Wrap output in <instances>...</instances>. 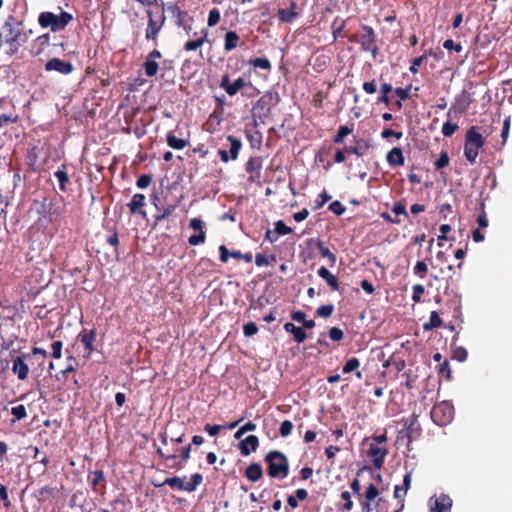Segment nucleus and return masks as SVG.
Returning <instances> with one entry per match:
<instances>
[{
	"label": "nucleus",
	"instance_id": "15",
	"mask_svg": "<svg viewBox=\"0 0 512 512\" xmlns=\"http://www.w3.org/2000/svg\"><path fill=\"white\" fill-rule=\"evenodd\" d=\"M387 454L388 449L384 446H378L377 443H370L367 450V456L371 458L376 469L382 468Z\"/></svg>",
	"mask_w": 512,
	"mask_h": 512
},
{
	"label": "nucleus",
	"instance_id": "24",
	"mask_svg": "<svg viewBox=\"0 0 512 512\" xmlns=\"http://www.w3.org/2000/svg\"><path fill=\"white\" fill-rule=\"evenodd\" d=\"M298 4L295 0H290L288 8H280L277 11V17L282 23H292L299 15Z\"/></svg>",
	"mask_w": 512,
	"mask_h": 512
},
{
	"label": "nucleus",
	"instance_id": "54",
	"mask_svg": "<svg viewBox=\"0 0 512 512\" xmlns=\"http://www.w3.org/2000/svg\"><path fill=\"white\" fill-rule=\"evenodd\" d=\"M274 230L278 236L287 235L292 232V229L288 227L282 220H278L274 223Z\"/></svg>",
	"mask_w": 512,
	"mask_h": 512
},
{
	"label": "nucleus",
	"instance_id": "31",
	"mask_svg": "<svg viewBox=\"0 0 512 512\" xmlns=\"http://www.w3.org/2000/svg\"><path fill=\"white\" fill-rule=\"evenodd\" d=\"M199 34H200V36L197 39L189 40L184 44L183 49L185 51H187V52L195 51L198 48H200L205 42L208 41V30L207 29H202Z\"/></svg>",
	"mask_w": 512,
	"mask_h": 512
},
{
	"label": "nucleus",
	"instance_id": "41",
	"mask_svg": "<svg viewBox=\"0 0 512 512\" xmlns=\"http://www.w3.org/2000/svg\"><path fill=\"white\" fill-rule=\"evenodd\" d=\"M442 319L440 318L437 311H432L430 314L429 321L423 324L424 331H430L433 329L440 328L442 326Z\"/></svg>",
	"mask_w": 512,
	"mask_h": 512
},
{
	"label": "nucleus",
	"instance_id": "44",
	"mask_svg": "<svg viewBox=\"0 0 512 512\" xmlns=\"http://www.w3.org/2000/svg\"><path fill=\"white\" fill-rule=\"evenodd\" d=\"M352 132L353 129L348 127L347 125L339 126L338 131L333 138V142L335 144H342L344 142L345 137L351 134Z\"/></svg>",
	"mask_w": 512,
	"mask_h": 512
},
{
	"label": "nucleus",
	"instance_id": "29",
	"mask_svg": "<svg viewBox=\"0 0 512 512\" xmlns=\"http://www.w3.org/2000/svg\"><path fill=\"white\" fill-rule=\"evenodd\" d=\"M54 177L59 182V189L61 192L68 191V185L71 183L70 178L67 172V164L63 163L58 169L54 172Z\"/></svg>",
	"mask_w": 512,
	"mask_h": 512
},
{
	"label": "nucleus",
	"instance_id": "32",
	"mask_svg": "<svg viewBox=\"0 0 512 512\" xmlns=\"http://www.w3.org/2000/svg\"><path fill=\"white\" fill-rule=\"evenodd\" d=\"M284 330L288 333H291L293 335L294 341L298 344L303 343L307 338V334L304 329L302 327L295 326L291 322L284 324Z\"/></svg>",
	"mask_w": 512,
	"mask_h": 512
},
{
	"label": "nucleus",
	"instance_id": "47",
	"mask_svg": "<svg viewBox=\"0 0 512 512\" xmlns=\"http://www.w3.org/2000/svg\"><path fill=\"white\" fill-rule=\"evenodd\" d=\"M432 55L433 54V51L432 49H430L427 53H425L424 55H421L419 57H416L415 59H413L412 61V64L409 68L410 72L412 74H416L418 71H419V67L422 65V63L424 62V60L427 58V55Z\"/></svg>",
	"mask_w": 512,
	"mask_h": 512
},
{
	"label": "nucleus",
	"instance_id": "25",
	"mask_svg": "<svg viewBox=\"0 0 512 512\" xmlns=\"http://www.w3.org/2000/svg\"><path fill=\"white\" fill-rule=\"evenodd\" d=\"M50 45V34L44 33L31 43L29 53L33 57L40 56Z\"/></svg>",
	"mask_w": 512,
	"mask_h": 512
},
{
	"label": "nucleus",
	"instance_id": "3",
	"mask_svg": "<svg viewBox=\"0 0 512 512\" xmlns=\"http://www.w3.org/2000/svg\"><path fill=\"white\" fill-rule=\"evenodd\" d=\"M150 198L156 210L154 214L155 222L159 223L172 215L181 203L183 195L179 197L173 196L170 189L161 187L158 190H154Z\"/></svg>",
	"mask_w": 512,
	"mask_h": 512
},
{
	"label": "nucleus",
	"instance_id": "57",
	"mask_svg": "<svg viewBox=\"0 0 512 512\" xmlns=\"http://www.w3.org/2000/svg\"><path fill=\"white\" fill-rule=\"evenodd\" d=\"M458 129V125L455 123H452L450 121H446L442 126V134L445 137H451L456 130Z\"/></svg>",
	"mask_w": 512,
	"mask_h": 512
},
{
	"label": "nucleus",
	"instance_id": "18",
	"mask_svg": "<svg viewBox=\"0 0 512 512\" xmlns=\"http://www.w3.org/2000/svg\"><path fill=\"white\" fill-rule=\"evenodd\" d=\"M162 58V53L158 49H153L146 57L145 62L143 63V68L146 76L154 77L157 75L159 70V64L157 63V59Z\"/></svg>",
	"mask_w": 512,
	"mask_h": 512
},
{
	"label": "nucleus",
	"instance_id": "33",
	"mask_svg": "<svg viewBox=\"0 0 512 512\" xmlns=\"http://www.w3.org/2000/svg\"><path fill=\"white\" fill-rule=\"evenodd\" d=\"M245 477L251 482H257L263 477V469L260 463H251L245 469Z\"/></svg>",
	"mask_w": 512,
	"mask_h": 512
},
{
	"label": "nucleus",
	"instance_id": "19",
	"mask_svg": "<svg viewBox=\"0 0 512 512\" xmlns=\"http://www.w3.org/2000/svg\"><path fill=\"white\" fill-rule=\"evenodd\" d=\"M246 85L244 78H237L233 83L230 82L229 75H223L220 81V88L225 90L229 96L236 95Z\"/></svg>",
	"mask_w": 512,
	"mask_h": 512
},
{
	"label": "nucleus",
	"instance_id": "13",
	"mask_svg": "<svg viewBox=\"0 0 512 512\" xmlns=\"http://www.w3.org/2000/svg\"><path fill=\"white\" fill-rule=\"evenodd\" d=\"M47 246L48 243H30L27 252L28 261H32L37 264L45 263L48 258Z\"/></svg>",
	"mask_w": 512,
	"mask_h": 512
},
{
	"label": "nucleus",
	"instance_id": "51",
	"mask_svg": "<svg viewBox=\"0 0 512 512\" xmlns=\"http://www.w3.org/2000/svg\"><path fill=\"white\" fill-rule=\"evenodd\" d=\"M256 430V424L249 421L242 425L235 433L234 437L240 439L245 433Z\"/></svg>",
	"mask_w": 512,
	"mask_h": 512
},
{
	"label": "nucleus",
	"instance_id": "1",
	"mask_svg": "<svg viewBox=\"0 0 512 512\" xmlns=\"http://www.w3.org/2000/svg\"><path fill=\"white\" fill-rule=\"evenodd\" d=\"M31 211L38 215L37 222L44 226L60 222L65 214L66 204L62 196L34 200L31 204Z\"/></svg>",
	"mask_w": 512,
	"mask_h": 512
},
{
	"label": "nucleus",
	"instance_id": "34",
	"mask_svg": "<svg viewBox=\"0 0 512 512\" xmlns=\"http://www.w3.org/2000/svg\"><path fill=\"white\" fill-rule=\"evenodd\" d=\"M167 10L172 14L175 18V23L178 27H183L185 30L190 29V27H185L184 18L187 15L186 11H182L177 4H169L167 5Z\"/></svg>",
	"mask_w": 512,
	"mask_h": 512
},
{
	"label": "nucleus",
	"instance_id": "59",
	"mask_svg": "<svg viewBox=\"0 0 512 512\" xmlns=\"http://www.w3.org/2000/svg\"><path fill=\"white\" fill-rule=\"evenodd\" d=\"M293 430V423L290 420H285L281 423L279 433L282 437H288Z\"/></svg>",
	"mask_w": 512,
	"mask_h": 512
},
{
	"label": "nucleus",
	"instance_id": "4",
	"mask_svg": "<svg viewBox=\"0 0 512 512\" xmlns=\"http://www.w3.org/2000/svg\"><path fill=\"white\" fill-rule=\"evenodd\" d=\"M264 461L267 464V474L271 478L282 480L289 475V460L283 452L269 451L265 455Z\"/></svg>",
	"mask_w": 512,
	"mask_h": 512
},
{
	"label": "nucleus",
	"instance_id": "21",
	"mask_svg": "<svg viewBox=\"0 0 512 512\" xmlns=\"http://www.w3.org/2000/svg\"><path fill=\"white\" fill-rule=\"evenodd\" d=\"M46 71H56L62 75H69L73 72L74 67L70 62H65L59 58H52L45 64Z\"/></svg>",
	"mask_w": 512,
	"mask_h": 512
},
{
	"label": "nucleus",
	"instance_id": "63",
	"mask_svg": "<svg viewBox=\"0 0 512 512\" xmlns=\"http://www.w3.org/2000/svg\"><path fill=\"white\" fill-rule=\"evenodd\" d=\"M151 181H152L151 175L143 174L138 177V179L136 181V185L140 189H145L151 184Z\"/></svg>",
	"mask_w": 512,
	"mask_h": 512
},
{
	"label": "nucleus",
	"instance_id": "9",
	"mask_svg": "<svg viewBox=\"0 0 512 512\" xmlns=\"http://www.w3.org/2000/svg\"><path fill=\"white\" fill-rule=\"evenodd\" d=\"M203 482V476L200 473H194L191 476V481L188 483H184L182 478L179 477H171L166 478L162 483H154L155 487H162L164 485L170 486L172 489L177 490H185L187 492H194L197 487Z\"/></svg>",
	"mask_w": 512,
	"mask_h": 512
},
{
	"label": "nucleus",
	"instance_id": "60",
	"mask_svg": "<svg viewBox=\"0 0 512 512\" xmlns=\"http://www.w3.org/2000/svg\"><path fill=\"white\" fill-rule=\"evenodd\" d=\"M412 290H413V294H412V300L413 302L415 303H418L421 301V297L422 295L424 294L425 292V288L423 285L421 284H415L413 287H412Z\"/></svg>",
	"mask_w": 512,
	"mask_h": 512
},
{
	"label": "nucleus",
	"instance_id": "55",
	"mask_svg": "<svg viewBox=\"0 0 512 512\" xmlns=\"http://www.w3.org/2000/svg\"><path fill=\"white\" fill-rule=\"evenodd\" d=\"M0 499L2 500L3 506L5 507L6 510L11 508L12 503L9 498L7 488L2 483H0Z\"/></svg>",
	"mask_w": 512,
	"mask_h": 512
},
{
	"label": "nucleus",
	"instance_id": "11",
	"mask_svg": "<svg viewBox=\"0 0 512 512\" xmlns=\"http://www.w3.org/2000/svg\"><path fill=\"white\" fill-rule=\"evenodd\" d=\"M431 419L438 426L449 424L454 417V407L448 401H442L433 406L431 410Z\"/></svg>",
	"mask_w": 512,
	"mask_h": 512
},
{
	"label": "nucleus",
	"instance_id": "8",
	"mask_svg": "<svg viewBox=\"0 0 512 512\" xmlns=\"http://www.w3.org/2000/svg\"><path fill=\"white\" fill-rule=\"evenodd\" d=\"M280 98L277 92H266L253 106V115L262 123L270 116L271 110L279 102Z\"/></svg>",
	"mask_w": 512,
	"mask_h": 512
},
{
	"label": "nucleus",
	"instance_id": "26",
	"mask_svg": "<svg viewBox=\"0 0 512 512\" xmlns=\"http://www.w3.org/2000/svg\"><path fill=\"white\" fill-rule=\"evenodd\" d=\"M146 205V197L144 194L136 193L133 195L131 201L128 203V207L131 214H139L142 217H146V211L143 207Z\"/></svg>",
	"mask_w": 512,
	"mask_h": 512
},
{
	"label": "nucleus",
	"instance_id": "50",
	"mask_svg": "<svg viewBox=\"0 0 512 512\" xmlns=\"http://www.w3.org/2000/svg\"><path fill=\"white\" fill-rule=\"evenodd\" d=\"M250 64L255 68H260L263 70H270L272 65L267 58H255L250 61Z\"/></svg>",
	"mask_w": 512,
	"mask_h": 512
},
{
	"label": "nucleus",
	"instance_id": "56",
	"mask_svg": "<svg viewBox=\"0 0 512 512\" xmlns=\"http://www.w3.org/2000/svg\"><path fill=\"white\" fill-rule=\"evenodd\" d=\"M334 306L332 304L322 305L316 310V314L322 318H328L332 315Z\"/></svg>",
	"mask_w": 512,
	"mask_h": 512
},
{
	"label": "nucleus",
	"instance_id": "10",
	"mask_svg": "<svg viewBox=\"0 0 512 512\" xmlns=\"http://www.w3.org/2000/svg\"><path fill=\"white\" fill-rule=\"evenodd\" d=\"M148 18V24L145 32V38L147 41H152L154 46H158L159 33L165 25L166 16L162 13L159 18H155L152 10H146Z\"/></svg>",
	"mask_w": 512,
	"mask_h": 512
},
{
	"label": "nucleus",
	"instance_id": "27",
	"mask_svg": "<svg viewBox=\"0 0 512 512\" xmlns=\"http://www.w3.org/2000/svg\"><path fill=\"white\" fill-rule=\"evenodd\" d=\"M220 252V261L222 263H226L229 259V257H233L237 260H244L247 263H250L252 261V255L250 253L243 254L238 250H233L232 252H229L227 247L225 245H221L219 247Z\"/></svg>",
	"mask_w": 512,
	"mask_h": 512
},
{
	"label": "nucleus",
	"instance_id": "48",
	"mask_svg": "<svg viewBox=\"0 0 512 512\" xmlns=\"http://www.w3.org/2000/svg\"><path fill=\"white\" fill-rule=\"evenodd\" d=\"M221 19V14L219 9L213 8L209 11L208 19H207V25L208 27H214L216 26Z\"/></svg>",
	"mask_w": 512,
	"mask_h": 512
},
{
	"label": "nucleus",
	"instance_id": "35",
	"mask_svg": "<svg viewBox=\"0 0 512 512\" xmlns=\"http://www.w3.org/2000/svg\"><path fill=\"white\" fill-rule=\"evenodd\" d=\"M240 41V37L235 31H227L224 36V50L232 51L234 50Z\"/></svg>",
	"mask_w": 512,
	"mask_h": 512
},
{
	"label": "nucleus",
	"instance_id": "45",
	"mask_svg": "<svg viewBox=\"0 0 512 512\" xmlns=\"http://www.w3.org/2000/svg\"><path fill=\"white\" fill-rule=\"evenodd\" d=\"M93 489H96L97 485L105 482L104 472L102 470H96L89 474L88 477Z\"/></svg>",
	"mask_w": 512,
	"mask_h": 512
},
{
	"label": "nucleus",
	"instance_id": "23",
	"mask_svg": "<svg viewBox=\"0 0 512 512\" xmlns=\"http://www.w3.org/2000/svg\"><path fill=\"white\" fill-rule=\"evenodd\" d=\"M191 450V444L181 447L171 454H167L161 448H158L157 455L166 461H175L179 457L183 462H186L190 458Z\"/></svg>",
	"mask_w": 512,
	"mask_h": 512
},
{
	"label": "nucleus",
	"instance_id": "36",
	"mask_svg": "<svg viewBox=\"0 0 512 512\" xmlns=\"http://www.w3.org/2000/svg\"><path fill=\"white\" fill-rule=\"evenodd\" d=\"M166 142L170 148L176 149V150H182L188 145L187 140L177 138L173 131H170L167 133Z\"/></svg>",
	"mask_w": 512,
	"mask_h": 512
},
{
	"label": "nucleus",
	"instance_id": "37",
	"mask_svg": "<svg viewBox=\"0 0 512 512\" xmlns=\"http://www.w3.org/2000/svg\"><path fill=\"white\" fill-rule=\"evenodd\" d=\"M359 366H360L359 359L356 358V357H352V358H350V359H348L346 361V363L344 364V366L342 368V372L344 374H348V373H351L353 371H356V377L358 379H361L362 378V373L360 371H357Z\"/></svg>",
	"mask_w": 512,
	"mask_h": 512
},
{
	"label": "nucleus",
	"instance_id": "12",
	"mask_svg": "<svg viewBox=\"0 0 512 512\" xmlns=\"http://www.w3.org/2000/svg\"><path fill=\"white\" fill-rule=\"evenodd\" d=\"M263 158L261 156L250 157L245 164V170L249 174L247 181L249 183H259Z\"/></svg>",
	"mask_w": 512,
	"mask_h": 512
},
{
	"label": "nucleus",
	"instance_id": "40",
	"mask_svg": "<svg viewBox=\"0 0 512 512\" xmlns=\"http://www.w3.org/2000/svg\"><path fill=\"white\" fill-rule=\"evenodd\" d=\"M368 146L367 144L361 139L357 140L355 142V145L345 147V152L347 154H354L358 157H361L365 154V151L367 150Z\"/></svg>",
	"mask_w": 512,
	"mask_h": 512
},
{
	"label": "nucleus",
	"instance_id": "58",
	"mask_svg": "<svg viewBox=\"0 0 512 512\" xmlns=\"http://www.w3.org/2000/svg\"><path fill=\"white\" fill-rule=\"evenodd\" d=\"M328 208L337 216L344 214L346 211V207L338 200H335L332 203H330Z\"/></svg>",
	"mask_w": 512,
	"mask_h": 512
},
{
	"label": "nucleus",
	"instance_id": "30",
	"mask_svg": "<svg viewBox=\"0 0 512 512\" xmlns=\"http://www.w3.org/2000/svg\"><path fill=\"white\" fill-rule=\"evenodd\" d=\"M387 163L390 166H403L405 162V158L403 156V151L400 147L392 148L386 156Z\"/></svg>",
	"mask_w": 512,
	"mask_h": 512
},
{
	"label": "nucleus",
	"instance_id": "43",
	"mask_svg": "<svg viewBox=\"0 0 512 512\" xmlns=\"http://www.w3.org/2000/svg\"><path fill=\"white\" fill-rule=\"evenodd\" d=\"M393 91V87L389 83H382L380 86L381 95L378 97V103H384L386 106L390 104L389 93Z\"/></svg>",
	"mask_w": 512,
	"mask_h": 512
},
{
	"label": "nucleus",
	"instance_id": "64",
	"mask_svg": "<svg viewBox=\"0 0 512 512\" xmlns=\"http://www.w3.org/2000/svg\"><path fill=\"white\" fill-rule=\"evenodd\" d=\"M258 332V327L254 322H248L243 326V333L246 337H252Z\"/></svg>",
	"mask_w": 512,
	"mask_h": 512
},
{
	"label": "nucleus",
	"instance_id": "2",
	"mask_svg": "<svg viewBox=\"0 0 512 512\" xmlns=\"http://www.w3.org/2000/svg\"><path fill=\"white\" fill-rule=\"evenodd\" d=\"M32 34V30H26L22 21H17L13 15H9L4 22L3 37L4 43L9 47L8 53L15 55Z\"/></svg>",
	"mask_w": 512,
	"mask_h": 512
},
{
	"label": "nucleus",
	"instance_id": "7",
	"mask_svg": "<svg viewBox=\"0 0 512 512\" xmlns=\"http://www.w3.org/2000/svg\"><path fill=\"white\" fill-rule=\"evenodd\" d=\"M485 139L475 126L470 127L465 135L464 156L471 163H476L479 150L484 146Z\"/></svg>",
	"mask_w": 512,
	"mask_h": 512
},
{
	"label": "nucleus",
	"instance_id": "49",
	"mask_svg": "<svg viewBox=\"0 0 512 512\" xmlns=\"http://www.w3.org/2000/svg\"><path fill=\"white\" fill-rule=\"evenodd\" d=\"M467 357H468V352L462 346H457L452 350V358L459 362L465 361L467 359Z\"/></svg>",
	"mask_w": 512,
	"mask_h": 512
},
{
	"label": "nucleus",
	"instance_id": "42",
	"mask_svg": "<svg viewBox=\"0 0 512 512\" xmlns=\"http://www.w3.org/2000/svg\"><path fill=\"white\" fill-rule=\"evenodd\" d=\"M316 245H317V248L319 250L321 257L327 258L330 266L333 267L336 264V260H337L336 255L334 253H332L328 247L324 246L323 242L321 240H318Z\"/></svg>",
	"mask_w": 512,
	"mask_h": 512
},
{
	"label": "nucleus",
	"instance_id": "28",
	"mask_svg": "<svg viewBox=\"0 0 512 512\" xmlns=\"http://www.w3.org/2000/svg\"><path fill=\"white\" fill-rule=\"evenodd\" d=\"M259 447V439L256 435H249L239 443V449L243 456H249Z\"/></svg>",
	"mask_w": 512,
	"mask_h": 512
},
{
	"label": "nucleus",
	"instance_id": "52",
	"mask_svg": "<svg viewBox=\"0 0 512 512\" xmlns=\"http://www.w3.org/2000/svg\"><path fill=\"white\" fill-rule=\"evenodd\" d=\"M413 272L415 275H418L421 279H423L427 275L428 266L424 261H418L413 268Z\"/></svg>",
	"mask_w": 512,
	"mask_h": 512
},
{
	"label": "nucleus",
	"instance_id": "16",
	"mask_svg": "<svg viewBox=\"0 0 512 512\" xmlns=\"http://www.w3.org/2000/svg\"><path fill=\"white\" fill-rule=\"evenodd\" d=\"M227 140L231 144V154H228V151L225 149H220L218 151L219 157H220L221 161L224 163H227L230 160H236L238 158L239 152L242 148V142L240 139H238L232 135H228Z\"/></svg>",
	"mask_w": 512,
	"mask_h": 512
},
{
	"label": "nucleus",
	"instance_id": "46",
	"mask_svg": "<svg viewBox=\"0 0 512 512\" xmlns=\"http://www.w3.org/2000/svg\"><path fill=\"white\" fill-rule=\"evenodd\" d=\"M275 261H276L275 255H270L269 257H267L264 254L258 253L255 256V264L258 267L268 266L272 262H275Z\"/></svg>",
	"mask_w": 512,
	"mask_h": 512
},
{
	"label": "nucleus",
	"instance_id": "20",
	"mask_svg": "<svg viewBox=\"0 0 512 512\" xmlns=\"http://www.w3.org/2000/svg\"><path fill=\"white\" fill-rule=\"evenodd\" d=\"M30 355L23 354L22 356H17L13 358L12 362V372L13 374L17 375L18 379L21 381H24L28 378L29 374V366L25 362L24 358H29Z\"/></svg>",
	"mask_w": 512,
	"mask_h": 512
},
{
	"label": "nucleus",
	"instance_id": "62",
	"mask_svg": "<svg viewBox=\"0 0 512 512\" xmlns=\"http://www.w3.org/2000/svg\"><path fill=\"white\" fill-rule=\"evenodd\" d=\"M438 373L444 376L447 380L451 379V369L448 360H445L438 366Z\"/></svg>",
	"mask_w": 512,
	"mask_h": 512
},
{
	"label": "nucleus",
	"instance_id": "39",
	"mask_svg": "<svg viewBox=\"0 0 512 512\" xmlns=\"http://www.w3.org/2000/svg\"><path fill=\"white\" fill-rule=\"evenodd\" d=\"M379 495L378 488L374 484H370L365 491L366 502L362 503V509L369 511L370 502L373 501Z\"/></svg>",
	"mask_w": 512,
	"mask_h": 512
},
{
	"label": "nucleus",
	"instance_id": "53",
	"mask_svg": "<svg viewBox=\"0 0 512 512\" xmlns=\"http://www.w3.org/2000/svg\"><path fill=\"white\" fill-rule=\"evenodd\" d=\"M11 414L14 416V421L22 420L27 416L26 407L23 404L12 407Z\"/></svg>",
	"mask_w": 512,
	"mask_h": 512
},
{
	"label": "nucleus",
	"instance_id": "14",
	"mask_svg": "<svg viewBox=\"0 0 512 512\" xmlns=\"http://www.w3.org/2000/svg\"><path fill=\"white\" fill-rule=\"evenodd\" d=\"M417 418L418 415L413 413L409 417L403 419L404 428L407 430L405 433L408 434V443H412L421 437L422 428Z\"/></svg>",
	"mask_w": 512,
	"mask_h": 512
},
{
	"label": "nucleus",
	"instance_id": "5",
	"mask_svg": "<svg viewBox=\"0 0 512 512\" xmlns=\"http://www.w3.org/2000/svg\"><path fill=\"white\" fill-rule=\"evenodd\" d=\"M348 39L350 42L358 43L360 45V49L363 52L370 53L373 59H376L379 55L380 51L377 35L371 26L362 24L360 31L356 34H352Z\"/></svg>",
	"mask_w": 512,
	"mask_h": 512
},
{
	"label": "nucleus",
	"instance_id": "17",
	"mask_svg": "<svg viewBox=\"0 0 512 512\" xmlns=\"http://www.w3.org/2000/svg\"><path fill=\"white\" fill-rule=\"evenodd\" d=\"M430 512H451L452 499L446 494L433 496L429 499Z\"/></svg>",
	"mask_w": 512,
	"mask_h": 512
},
{
	"label": "nucleus",
	"instance_id": "6",
	"mask_svg": "<svg viewBox=\"0 0 512 512\" xmlns=\"http://www.w3.org/2000/svg\"><path fill=\"white\" fill-rule=\"evenodd\" d=\"M72 20L73 15L66 11H61L59 15L44 11L38 16L39 25L44 29L49 28L52 32L64 30Z\"/></svg>",
	"mask_w": 512,
	"mask_h": 512
},
{
	"label": "nucleus",
	"instance_id": "22",
	"mask_svg": "<svg viewBox=\"0 0 512 512\" xmlns=\"http://www.w3.org/2000/svg\"><path fill=\"white\" fill-rule=\"evenodd\" d=\"M97 332L96 329L93 328L91 330H82L78 334V340L84 345L86 354L85 357H89L91 353L95 350L94 342L96 340Z\"/></svg>",
	"mask_w": 512,
	"mask_h": 512
},
{
	"label": "nucleus",
	"instance_id": "61",
	"mask_svg": "<svg viewBox=\"0 0 512 512\" xmlns=\"http://www.w3.org/2000/svg\"><path fill=\"white\" fill-rule=\"evenodd\" d=\"M329 337L331 340L340 342L344 338V332L338 327H332L329 329Z\"/></svg>",
	"mask_w": 512,
	"mask_h": 512
},
{
	"label": "nucleus",
	"instance_id": "38",
	"mask_svg": "<svg viewBox=\"0 0 512 512\" xmlns=\"http://www.w3.org/2000/svg\"><path fill=\"white\" fill-rule=\"evenodd\" d=\"M38 159H39V148L37 146H33L32 148L28 149L27 155H26V163L33 171L37 170Z\"/></svg>",
	"mask_w": 512,
	"mask_h": 512
}]
</instances>
